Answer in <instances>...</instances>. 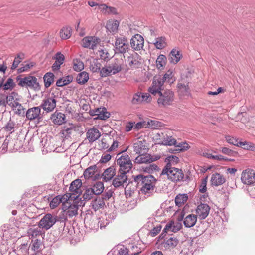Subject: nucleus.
<instances>
[{
	"label": "nucleus",
	"instance_id": "nucleus-16",
	"mask_svg": "<svg viewBox=\"0 0 255 255\" xmlns=\"http://www.w3.org/2000/svg\"><path fill=\"white\" fill-rule=\"evenodd\" d=\"M210 207L207 204L201 203L199 205L196 209L197 217L200 220L205 219L209 215Z\"/></svg>",
	"mask_w": 255,
	"mask_h": 255
},
{
	"label": "nucleus",
	"instance_id": "nucleus-47",
	"mask_svg": "<svg viewBox=\"0 0 255 255\" xmlns=\"http://www.w3.org/2000/svg\"><path fill=\"white\" fill-rule=\"evenodd\" d=\"M167 61L166 57L162 54L160 55L156 61V66L158 69H163L164 67L166 65Z\"/></svg>",
	"mask_w": 255,
	"mask_h": 255
},
{
	"label": "nucleus",
	"instance_id": "nucleus-38",
	"mask_svg": "<svg viewBox=\"0 0 255 255\" xmlns=\"http://www.w3.org/2000/svg\"><path fill=\"white\" fill-rule=\"evenodd\" d=\"M20 96L17 93L12 92L6 97V104L10 106L14 101H20Z\"/></svg>",
	"mask_w": 255,
	"mask_h": 255
},
{
	"label": "nucleus",
	"instance_id": "nucleus-1",
	"mask_svg": "<svg viewBox=\"0 0 255 255\" xmlns=\"http://www.w3.org/2000/svg\"><path fill=\"white\" fill-rule=\"evenodd\" d=\"M134 181L140 188L141 193L150 196L153 193L156 179L153 176L138 175L134 177Z\"/></svg>",
	"mask_w": 255,
	"mask_h": 255
},
{
	"label": "nucleus",
	"instance_id": "nucleus-12",
	"mask_svg": "<svg viewBox=\"0 0 255 255\" xmlns=\"http://www.w3.org/2000/svg\"><path fill=\"white\" fill-rule=\"evenodd\" d=\"M177 220L179 221H183L185 227L191 228L196 224L197 217V215L193 214H188L184 217V214L181 213V215L178 217Z\"/></svg>",
	"mask_w": 255,
	"mask_h": 255
},
{
	"label": "nucleus",
	"instance_id": "nucleus-5",
	"mask_svg": "<svg viewBox=\"0 0 255 255\" xmlns=\"http://www.w3.org/2000/svg\"><path fill=\"white\" fill-rule=\"evenodd\" d=\"M159 98L158 99V104L160 107H165L170 105L174 101V93L170 90H166L159 94Z\"/></svg>",
	"mask_w": 255,
	"mask_h": 255
},
{
	"label": "nucleus",
	"instance_id": "nucleus-21",
	"mask_svg": "<svg viewBox=\"0 0 255 255\" xmlns=\"http://www.w3.org/2000/svg\"><path fill=\"white\" fill-rule=\"evenodd\" d=\"M171 131L169 129L165 130V134L163 141L159 142L160 145L166 146H173L176 144V140L170 134Z\"/></svg>",
	"mask_w": 255,
	"mask_h": 255
},
{
	"label": "nucleus",
	"instance_id": "nucleus-43",
	"mask_svg": "<svg viewBox=\"0 0 255 255\" xmlns=\"http://www.w3.org/2000/svg\"><path fill=\"white\" fill-rule=\"evenodd\" d=\"M54 75L52 73L48 72L45 74L43 77L45 87H49L54 82Z\"/></svg>",
	"mask_w": 255,
	"mask_h": 255
},
{
	"label": "nucleus",
	"instance_id": "nucleus-44",
	"mask_svg": "<svg viewBox=\"0 0 255 255\" xmlns=\"http://www.w3.org/2000/svg\"><path fill=\"white\" fill-rule=\"evenodd\" d=\"M91 189L95 195L100 194L103 192L104 189L103 183L102 182L98 181Z\"/></svg>",
	"mask_w": 255,
	"mask_h": 255
},
{
	"label": "nucleus",
	"instance_id": "nucleus-27",
	"mask_svg": "<svg viewBox=\"0 0 255 255\" xmlns=\"http://www.w3.org/2000/svg\"><path fill=\"white\" fill-rule=\"evenodd\" d=\"M181 222L182 221H179L178 220L177 222H171L168 223L165 226L164 230H165L166 232L170 231L175 233L181 229L182 227Z\"/></svg>",
	"mask_w": 255,
	"mask_h": 255
},
{
	"label": "nucleus",
	"instance_id": "nucleus-24",
	"mask_svg": "<svg viewBox=\"0 0 255 255\" xmlns=\"http://www.w3.org/2000/svg\"><path fill=\"white\" fill-rule=\"evenodd\" d=\"M140 57L136 53L131 54L128 57L127 62L128 65L132 68H135L138 66L140 62Z\"/></svg>",
	"mask_w": 255,
	"mask_h": 255
},
{
	"label": "nucleus",
	"instance_id": "nucleus-9",
	"mask_svg": "<svg viewBox=\"0 0 255 255\" xmlns=\"http://www.w3.org/2000/svg\"><path fill=\"white\" fill-rule=\"evenodd\" d=\"M18 85L22 87H29L34 89H39V84L37 78L33 76H28L17 79Z\"/></svg>",
	"mask_w": 255,
	"mask_h": 255
},
{
	"label": "nucleus",
	"instance_id": "nucleus-63",
	"mask_svg": "<svg viewBox=\"0 0 255 255\" xmlns=\"http://www.w3.org/2000/svg\"><path fill=\"white\" fill-rule=\"evenodd\" d=\"M226 141L230 144L238 146L239 141L234 137L228 135L225 137Z\"/></svg>",
	"mask_w": 255,
	"mask_h": 255
},
{
	"label": "nucleus",
	"instance_id": "nucleus-19",
	"mask_svg": "<svg viewBox=\"0 0 255 255\" xmlns=\"http://www.w3.org/2000/svg\"><path fill=\"white\" fill-rule=\"evenodd\" d=\"M52 123L57 125H61L66 121L65 115L61 112L55 111L50 117Z\"/></svg>",
	"mask_w": 255,
	"mask_h": 255
},
{
	"label": "nucleus",
	"instance_id": "nucleus-59",
	"mask_svg": "<svg viewBox=\"0 0 255 255\" xmlns=\"http://www.w3.org/2000/svg\"><path fill=\"white\" fill-rule=\"evenodd\" d=\"M141 103H149L152 99V97L149 93L140 92Z\"/></svg>",
	"mask_w": 255,
	"mask_h": 255
},
{
	"label": "nucleus",
	"instance_id": "nucleus-57",
	"mask_svg": "<svg viewBox=\"0 0 255 255\" xmlns=\"http://www.w3.org/2000/svg\"><path fill=\"white\" fill-rule=\"evenodd\" d=\"M207 177L201 179V184L199 187V192L204 193L207 191Z\"/></svg>",
	"mask_w": 255,
	"mask_h": 255
},
{
	"label": "nucleus",
	"instance_id": "nucleus-60",
	"mask_svg": "<svg viewBox=\"0 0 255 255\" xmlns=\"http://www.w3.org/2000/svg\"><path fill=\"white\" fill-rule=\"evenodd\" d=\"M99 52L101 58L104 61H108L111 58V56L109 53L106 50L101 49L99 51Z\"/></svg>",
	"mask_w": 255,
	"mask_h": 255
},
{
	"label": "nucleus",
	"instance_id": "nucleus-37",
	"mask_svg": "<svg viewBox=\"0 0 255 255\" xmlns=\"http://www.w3.org/2000/svg\"><path fill=\"white\" fill-rule=\"evenodd\" d=\"M179 161V158L176 156L171 155L167 157L165 159L166 165L164 168H175L173 165L177 164Z\"/></svg>",
	"mask_w": 255,
	"mask_h": 255
},
{
	"label": "nucleus",
	"instance_id": "nucleus-15",
	"mask_svg": "<svg viewBox=\"0 0 255 255\" xmlns=\"http://www.w3.org/2000/svg\"><path fill=\"white\" fill-rule=\"evenodd\" d=\"M26 117L30 121L36 119L40 120L42 117L41 114L40 106L29 108L26 113Z\"/></svg>",
	"mask_w": 255,
	"mask_h": 255
},
{
	"label": "nucleus",
	"instance_id": "nucleus-45",
	"mask_svg": "<svg viewBox=\"0 0 255 255\" xmlns=\"http://www.w3.org/2000/svg\"><path fill=\"white\" fill-rule=\"evenodd\" d=\"M238 147H240L244 149L255 151V144L247 141H239Z\"/></svg>",
	"mask_w": 255,
	"mask_h": 255
},
{
	"label": "nucleus",
	"instance_id": "nucleus-31",
	"mask_svg": "<svg viewBox=\"0 0 255 255\" xmlns=\"http://www.w3.org/2000/svg\"><path fill=\"white\" fill-rule=\"evenodd\" d=\"M115 174V169L113 167H110L104 171L102 175V178L104 181L108 182L111 180Z\"/></svg>",
	"mask_w": 255,
	"mask_h": 255
},
{
	"label": "nucleus",
	"instance_id": "nucleus-22",
	"mask_svg": "<svg viewBox=\"0 0 255 255\" xmlns=\"http://www.w3.org/2000/svg\"><path fill=\"white\" fill-rule=\"evenodd\" d=\"M76 130V127L73 124L65 126L61 130L62 137L65 139L71 138Z\"/></svg>",
	"mask_w": 255,
	"mask_h": 255
},
{
	"label": "nucleus",
	"instance_id": "nucleus-6",
	"mask_svg": "<svg viewBox=\"0 0 255 255\" xmlns=\"http://www.w3.org/2000/svg\"><path fill=\"white\" fill-rule=\"evenodd\" d=\"M117 162L119 165L120 172L128 173L132 167V164L128 155H122L117 159Z\"/></svg>",
	"mask_w": 255,
	"mask_h": 255
},
{
	"label": "nucleus",
	"instance_id": "nucleus-49",
	"mask_svg": "<svg viewBox=\"0 0 255 255\" xmlns=\"http://www.w3.org/2000/svg\"><path fill=\"white\" fill-rule=\"evenodd\" d=\"M71 29L69 27H63L60 31V36L62 39H67L71 36Z\"/></svg>",
	"mask_w": 255,
	"mask_h": 255
},
{
	"label": "nucleus",
	"instance_id": "nucleus-48",
	"mask_svg": "<svg viewBox=\"0 0 255 255\" xmlns=\"http://www.w3.org/2000/svg\"><path fill=\"white\" fill-rule=\"evenodd\" d=\"M24 58L23 53H20L16 55L11 67V70H13L17 68L19 64L22 62Z\"/></svg>",
	"mask_w": 255,
	"mask_h": 255
},
{
	"label": "nucleus",
	"instance_id": "nucleus-33",
	"mask_svg": "<svg viewBox=\"0 0 255 255\" xmlns=\"http://www.w3.org/2000/svg\"><path fill=\"white\" fill-rule=\"evenodd\" d=\"M182 57L180 52L176 49H173L170 52L169 57V61L173 64L177 63Z\"/></svg>",
	"mask_w": 255,
	"mask_h": 255
},
{
	"label": "nucleus",
	"instance_id": "nucleus-32",
	"mask_svg": "<svg viewBox=\"0 0 255 255\" xmlns=\"http://www.w3.org/2000/svg\"><path fill=\"white\" fill-rule=\"evenodd\" d=\"M95 217L92 215V213L91 211H88L85 214L84 217V224L86 227H88L90 228H95L94 221Z\"/></svg>",
	"mask_w": 255,
	"mask_h": 255
},
{
	"label": "nucleus",
	"instance_id": "nucleus-3",
	"mask_svg": "<svg viewBox=\"0 0 255 255\" xmlns=\"http://www.w3.org/2000/svg\"><path fill=\"white\" fill-rule=\"evenodd\" d=\"M161 175L166 176L168 179L174 182L180 181L184 178L183 171L177 168H163Z\"/></svg>",
	"mask_w": 255,
	"mask_h": 255
},
{
	"label": "nucleus",
	"instance_id": "nucleus-51",
	"mask_svg": "<svg viewBox=\"0 0 255 255\" xmlns=\"http://www.w3.org/2000/svg\"><path fill=\"white\" fill-rule=\"evenodd\" d=\"M177 87L180 95H182L183 96L189 95V88L187 85L178 84Z\"/></svg>",
	"mask_w": 255,
	"mask_h": 255
},
{
	"label": "nucleus",
	"instance_id": "nucleus-46",
	"mask_svg": "<svg viewBox=\"0 0 255 255\" xmlns=\"http://www.w3.org/2000/svg\"><path fill=\"white\" fill-rule=\"evenodd\" d=\"M16 128H17L16 124L10 119L4 127V129L5 131L11 133L14 132Z\"/></svg>",
	"mask_w": 255,
	"mask_h": 255
},
{
	"label": "nucleus",
	"instance_id": "nucleus-29",
	"mask_svg": "<svg viewBox=\"0 0 255 255\" xmlns=\"http://www.w3.org/2000/svg\"><path fill=\"white\" fill-rule=\"evenodd\" d=\"M225 181V178L219 173H215L212 175L211 182L213 186H218L224 183Z\"/></svg>",
	"mask_w": 255,
	"mask_h": 255
},
{
	"label": "nucleus",
	"instance_id": "nucleus-39",
	"mask_svg": "<svg viewBox=\"0 0 255 255\" xmlns=\"http://www.w3.org/2000/svg\"><path fill=\"white\" fill-rule=\"evenodd\" d=\"M89 74L83 71L79 73L76 78V81L79 84H84L89 80Z\"/></svg>",
	"mask_w": 255,
	"mask_h": 255
},
{
	"label": "nucleus",
	"instance_id": "nucleus-18",
	"mask_svg": "<svg viewBox=\"0 0 255 255\" xmlns=\"http://www.w3.org/2000/svg\"><path fill=\"white\" fill-rule=\"evenodd\" d=\"M131 47L135 50H140L144 46V39L139 34H136L130 40Z\"/></svg>",
	"mask_w": 255,
	"mask_h": 255
},
{
	"label": "nucleus",
	"instance_id": "nucleus-50",
	"mask_svg": "<svg viewBox=\"0 0 255 255\" xmlns=\"http://www.w3.org/2000/svg\"><path fill=\"white\" fill-rule=\"evenodd\" d=\"M96 169V166L94 165L87 168L84 172L83 175L86 179H89L94 175Z\"/></svg>",
	"mask_w": 255,
	"mask_h": 255
},
{
	"label": "nucleus",
	"instance_id": "nucleus-25",
	"mask_svg": "<svg viewBox=\"0 0 255 255\" xmlns=\"http://www.w3.org/2000/svg\"><path fill=\"white\" fill-rule=\"evenodd\" d=\"M101 136L98 129L92 128L88 130L86 132V137L90 142H93L97 140Z\"/></svg>",
	"mask_w": 255,
	"mask_h": 255
},
{
	"label": "nucleus",
	"instance_id": "nucleus-61",
	"mask_svg": "<svg viewBox=\"0 0 255 255\" xmlns=\"http://www.w3.org/2000/svg\"><path fill=\"white\" fill-rule=\"evenodd\" d=\"M40 228H37L35 229H31L28 233L31 236L32 238H35L37 236H40L41 235V231L40 229Z\"/></svg>",
	"mask_w": 255,
	"mask_h": 255
},
{
	"label": "nucleus",
	"instance_id": "nucleus-28",
	"mask_svg": "<svg viewBox=\"0 0 255 255\" xmlns=\"http://www.w3.org/2000/svg\"><path fill=\"white\" fill-rule=\"evenodd\" d=\"M105 204L103 199L101 197H96L91 202L90 207L95 211H96L100 209L104 208Z\"/></svg>",
	"mask_w": 255,
	"mask_h": 255
},
{
	"label": "nucleus",
	"instance_id": "nucleus-42",
	"mask_svg": "<svg viewBox=\"0 0 255 255\" xmlns=\"http://www.w3.org/2000/svg\"><path fill=\"white\" fill-rule=\"evenodd\" d=\"M162 79L165 82H168V83H172L175 81V78L174 77L173 70L169 69L164 74V76L162 77Z\"/></svg>",
	"mask_w": 255,
	"mask_h": 255
},
{
	"label": "nucleus",
	"instance_id": "nucleus-53",
	"mask_svg": "<svg viewBox=\"0 0 255 255\" xmlns=\"http://www.w3.org/2000/svg\"><path fill=\"white\" fill-rule=\"evenodd\" d=\"M33 66V64L32 63L25 62L21 64V67L18 69V72L19 73H22L27 71Z\"/></svg>",
	"mask_w": 255,
	"mask_h": 255
},
{
	"label": "nucleus",
	"instance_id": "nucleus-7",
	"mask_svg": "<svg viewBox=\"0 0 255 255\" xmlns=\"http://www.w3.org/2000/svg\"><path fill=\"white\" fill-rule=\"evenodd\" d=\"M128 42L126 37L121 36L116 38L114 45V51L115 53L124 54L128 51Z\"/></svg>",
	"mask_w": 255,
	"mask_h": 255
},
{
	"label": "nucleus",
	"instance_id": "nucleus-40",
	"mask_svg": "<svg viewBox=\"0 0 255 255\" xmlns=\"http://www.w3.org/2000/svg\"><path fill=\"white\" fill-rule=\"evenodd\" d=\"M119 25L118 21L116 20H110L108 21L106 24V28L110 32L117 31Z\"/></svg>",
	"mask_w": 255,
	"mask_h": 255
},
{
	"label": "nucleus",
	"instance_id": "nucleus-62",
	"mask_svg": "<svg viewBox=\"0 0 255 255\" xmlns=\"http://www.w3.org/2000/svg\"><path fill=\"white\" fill-rule=\"evenodd\" d=\"M12 110L14 111L15 113L17 115H21L24 113V108L23 106L20 103L16 106L12 108Z\"/></svg>",
	"mask_w": 255,
	"mask_h": 255
},
{
	"label": "nucleus",
	"instance_id": "nucleus-56",
	"mask_svg": "<svg viewBox=\"0 0 255 255\" xmlns=\"http://www.w3.org/2000/svg\"><path fill=\"white\" fill-rule=\"evenodd\" d=\"M95 195L91 188L87 189L83 195V198L85 201H88L93 198Z\"/></svg>",
	"mask_w": 255,
	"mask_h": 255
},
{
	"label": "nucleus",
	"instance_id": "nucleus-30",
	"mask_svg": "<svg viewBox=\"0 0 255 255\" xmlns=\"http://www.w3.org/2000/svg\"><path fill=\"white\" fill-rule=\"evenodd\" d=\"M179 243V240L176 237H170L162 243V245L166 249L170 250L174 248Z\"/></svg>",
	"mask_w": 255,
	"mask_h": 255
},
{
	"label": "nucleus",
	"instance_id": "nucleus-41",
	"mask_svg": "<svg viewBox=\"0 0 255 255\" xmlns=\"http://www.w3.org/2000/svg\"><path fill=\"white\" fill-rule=\"evenodd\" d=\"M188 198V196L186 194H179L175 197V204L178 207H180L187 202Z\"/></svg>",
	"mask_w": 255,
	"mask_h": 255
},
{
	"label": "nucleus",
	"instance_id": "nucleus-20",
	"mask_svg": "<svg viewBox=\"0 0 255 255\" xmlns=\"http://www.w3.org/2000/svg\"><path fill=\"white\" fill-rule=\"evenodd\" d=\"M82 185V182L80 179H76L72 181L69 187L70 193L77 198L81 192L80 187Z\"/></svg>",
	"mask_w": 255,
	"mask_h": 255
},
{
	"label": "nucleus",
	"instance_id": "nucleus-26",
	"mask_svg": "<svg viewBox=\"0 0 255 255\" xmlns=\"http://www.w3.org/2000/svg\"><path fill=\"white\" fill-rule=\"evenodd\" d=\"M55 60V62L53 64L52 68L53 71L58 70L60 66L63 63L64 61V56L60 52L56 53L53 58Z\"/></svg>",
	"mask_w": 255,
	"mask_h": 255
},
{
	"label": "nucleus",
	"instance_id": "nucleus-13",
	"mask_svg": "<svg viewBox=\"0 0 255 255\" xmlns=\"http://www.w3.org/2000/svg\"><path fill=\"white\" fill-rule=\"evenodd\" d=\"M101 42V40L96 36H87L82 40L83 47L90 49H95Z\"/></svg>",
	"mask_w": 255,
	"mask_h": 255
},
{
	"label": "nucleus",
	"instance_id": "nucleus-17",
	"mask_svg": "<svg viewBox=\"0 0 255 255\" xmlns=\"http://www.w3.org/2000/svg\"><path fill=\"white\" fill-rule=\"evenodd\" d=\"M126 174V173L119 171L118 174L113 180L112 184L115 187L127 185L128 177Z\"/></svg>",
	"mask_w": 255,
	"mask_h": 255
},
{
	"label": "nucleus",
	"instance_id": "nucleus-11",
	"mask_svg": "<svg viewBox=\"0 0 255 255\" xmlns=\"http://www.w3.org/2000/svg\"><path fill=\"white\" fill-rule=\"evenodd\" d=\"M57 221L55 216L51 214H46L39 221V227L45 230L50 229Z\"/></svg>",
	"mask_w": 255,
	"mask_h": 255
},
{
	"label": "nucleus",
	"instance_id": "nucleus-52",
	"mask_svg": "<svg viewBox=\"0 0 255 255\" xmlns=\"http://www.w3.org/2000/svg\"><path fill=\"white\" fill-rule=\"evenodd\" d=\"M101 64L97 59H93L90 63V68L93 72L100 71Z\"/></svg>",
	"mask_w": 255,
	"mask_h": 255
},
{
	"label": "nucleus",
	"instance_id": "nucleus-23",
	"mask_svg": "<svg viewBox=\"0 0 255 255\" xmlns=\"http://www.w3.org/2000/svg\"><path fill=\"white\" fill-rule=\"evenodd\" d=\"M154 161L155 159L149 154L142 153L135 159L134 162L138 164H148Z\"/></svg>",
	"mask_w": 255,
	"mask_h": 255
},
{
	"label": "nucleus",
	"instance_id": "nucleus-35",
	"mask_svg": "<svg viewBox=\"0 0 255 255\" xmlns=\"http://www.w3.org/2000/svg\"><path fill=\"white\" fill-rule=\"evenodd\" d=\"M58 197L60 200V203H61L62 204V209L64 208L65 203H71L76 199L75 196H73L71 193H67L62 196L58 195Z\"/></svg>",
	"mask_w": 255,
	"mask_h": 255
},
{
	"label": "nucleus",
	"instance_id": "nucleus-36",
	"mask_svg": "<svg viewBox=\"0 0 255 255\" xmlns=\"http://www.w3.org/2000/svg\"><path fill=\"white\" fill-rule=\"evenodd\" d=\"M166 41L165 37L161 36L156 38L153 44L157 49H162L167 46Z\"/></svg>",
	"mask_w": 255,
	"mask_h": 255
},
{
	"label": "nucleus",
	"instance_id": "nucleus-8",
	"mask_svg": "<svg viewBox=\"0 0 255 255\" xmlns=\"http://www.w3.org/2000/svg\"><path fill=\"white\" fill-rule=\"evenodd\" d=\"M241 180L245 185H254L255 183V171L250 168L243 170L241 175Z\"/></svg>",
	"mask_w": 255,
	"mask_h": 255
},
{
	"label": "nucleus",
	"instance_id": "nucleus-58",
	"mask_svg": "<svg viewBox=\"0 0 255 255\" xmlns=\"http://www.w3.org/2000/svg\"><path fill=\"white\" fill-rule=\"evenodd\" d=\"M73 68L74 70L77 71H80L84 69V64L82 62L75 60L73 61Z\"/></svg>",
	"mask_w": 255,
	"mask_h": 255
},
{
	"label": "nucleus",
	"instance_id": "nucleus-34",
	"mask_svg": "<svg viewBox=\"0 0 255 255\" xmlns=\"http://www.w3.org/2000/svg\"><path fill=\"white\" fill-rule=\"evenodd\" d=\"M145 140L137 141L133 144V149L137 154L144 153L146 150Z\"/></svg>",
	"mask_w": 255,
	"mask_h": 255
},
{
	"label": "nucleus",
	"instance_id": "nucleus-10",
	"mask_svg": "<svg viewBox=\"0 0 255 255\" xmlns=\"http://www.w3.org/2000/svg\"><path fill=\"white\" fill-rule=\"evenodd\" d=\"M164 81L160 76L154 77L152 86L149 88L148 91L153 95H156L160 93L163 90Z\"/></svg>",
	"mask_w": 255,
	"mask_h": 255
},
{
	"label": "nucleus",
	"instance_id": "nucleus-55",
	"mask_svg": "<svg viewBox=\"0 0 255 255\" xmlns=\"http://www.w3.org/2000/svg\"><path fill=\"white\" fill-rule=\"evenodd\" d=\"M14 85L12 79L9 78L7 80L6 82L4 84H1L0 87H2L3 90H6L11 89L14 87Z\"/></svg>",
	"mask_w": 255,
	"mask_h": 255
},
{
	"label": "nucleus",
	"instance_id": "nucleus-64",
	"mask_svg": "<svg viewBox=\"0 0 255 255\" xmlns=\"http://www.w3.org/2000/svg\"><path fill=\"white\" fill-rule=\"evenodd\" d=\"M60 203V200L59 199V197L58 196L54 197L51 200L50 203V207L52 209H54L55 207H57L58 205Z\"/></svg>",
	"mask_w": 255,
	"mask_h": 255
},
{
	"label": "nucleus",
	"instance_id": "nucleus-4",
	"mask_svg": "<svg viewBox=\"0 0 255 255\" xmlns=\"http://www.w3.org/2000/svg\"><path fill=\"white\" fill-rule=\"evenodd\" d=\"M57 97L53 93L46 95L42 101L41 108L47 113L53 111L56 106Z\"/></svg>",
	"mask_w": 255,
	"mask_h": 255
},
{
	"label": "nucleus",
	"instance_id": "nucleus-2",
	"mask_svg": "<svg viewBox=\"0 0 255 255\" xmlns=\"http://www.w3.org/2000/svg\"><path fill=\"white\" fill-rule=\"evenodd\" d=\"M123 60L122 58H115L108 65L103 67L100 75L102 77H105L112 75H115L120 72L122 70Z\"/></svg>",
	"mask_w": 255,
	"mask_h": 255
},
{
	"label": "nucleus",
	"instance_id": "nucleus-14",
	"mask_svg": "<svg viewBox=\"0 0 255 255\" xmlns=\"http://www.w3.org/2000/svg\"><path fill=\"white\" fill-rule=\"evenodd\" d=\"M78 206L77 199L76 198L71 203H65L63 210L66 212V214L69 217H71L77 214Z\"/></svg>",
	"mask_w": 255,
	"mask_h": 255
},
{
	"label": "nucleus",
	"instance_id": "nucleus-54",
	"mask_svg": "<svg viewBox=\"0 0 255 255\" xmlns=\"http://www.w3.org/2000/svg\"><path fill=\"white\" fill-rule=\"evenodd\" d=\"M173 145L175 146V147L178 148V149H176L177 151H185L190 148L189 145L186 142L178 143L176 141V144Z\"/></svg>",
	"mask_w": 255,
	"mask_h": 255
}]
</instances>
